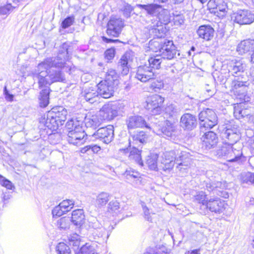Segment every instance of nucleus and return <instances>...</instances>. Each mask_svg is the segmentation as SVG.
<instances>
[{
    "mask_svg": "<svg viewBox=\"0 0 254 254\" xmlns=\"http://www.w3.org/2000/svg\"><path fill=\"white\" fill-rule=\"evenodd\" d=\"M64 66V63L60 61L58 59L48 58L43 62L40 63L35 72L34 73V78L38 80V84L40 88L45 87L49 88L48 86L51 83L48 77V70L52 67L62 68Z\"/></svg>",
    "mask_w": 254,
    "mask_h": 254,
    "instance_id": "f257e3e1",
    "label": "nucleus"
},
{
    "mask_svg": "<svg viewBox=\"0 0 254 254\" xmlns=\"http://www.w3.org/2000/svg\"><path fill=\"white\" fill-rule=\"evenodd\" d=\"M68 130L66 139L74 145H80L85 143L87 135L83 128V123L77 119L71 118L66 124Z\"/></svg>",
    "mask_w": 254,
    "mask_h": 254,
    "instance_id": "f03ea898",
    "label": "nucleus"
},
{
    "mask_svg": "<svg viewBox=\"0 0 254 254\" xmlns=\"http://www.w3.org/2000/svg\"><path fill=\"white\" fill-rule=\"evenodd\" d=\"M219 156L225 157L228 162L243 163L246 160L242 152V144H225L218 151Z\"/></svg>",
    "mask_w": 254,
    "mask_h": 254,
    "instance_id": "7ed1b4c3",
    "label": "nucleus"
},
{
    "mask_svg": "<svg viewBox=\"0 0 254 254\" xmlns=\"http://www.w3.org/2000/svg\"><path fill=\"white\" fill-rule=\"evenodd\" d=\"M67 115V112L64 107L58 106L53 108L47 115L45 125L50 128H57L64 124Z\"/></svg>",
    "mask_w": 254,
    "mask_h": 254,
    "instance_id": "20e7f679",
    "label": "nucleus"
},
{
    "mask_svg": "<svg viewBox=\"0 0 254 254\" xmlns=\"http://www.w3.org/2000/svg\"><path fill=\"white\" fill-rule=\"evenodd\" d=\"M200 127L207 129L212 128L217 124L218 119L216 113L212 109L207 108L200 112L198 115Z\"/></svg>",
    "mask_w": 254,
    "mask_h": 254,
    "instance_id": "39448f33",
    "label": "nucleus"
},
{
    "mask_svg": "<svg viewBox=\"0 0 254 254\" xmlns=\"http://www.w3.org/2000/svg\"><path fill=\"white\" fill-rule=\"evenodd\" d=\"M157 73L151 67L145 64L137 67L135 78L142 82H146L151 79H155Z\"/></svg>",
    "mask_w": 254,
    "mask_h": 254,
    "instance_id": "423d86ee",
    "label": "nucleus"
},
{
    "mask_svg": "<svg viewBox=\"0 0 254 254\" xmlns=\"http://www.w3.org/2000/svg\"><path fill=\"white\" fill-rule=\"evenodd\" d=\"M164 98L159 95H154L148 98L146 108L153 115H158L162 113Z\"/></svg>",
    "mask_w": 254,
    "mask_h": 254,
    "instance_id": "0eeeda50",
    "label": "nucleus"
},
{
    "mask_svg": "<svg viewBox=\"0 0 254 254\" xmlns=\"http://www.w3.org/2000/svg\"><path fill=\"white\" fill-rule=\"evenodd\" d=\"M93 136L106 144H108L114 137V127L112 125H108L106 127H101L93 134Z\"/></svg>",
    "mask_w": 254,
    "mask_h": 254,
    "instance_id": "6e6552de",
    "label": "nucleus"
},
{
    "mask_svg": "<svg viewBox=\"0 0 254 254\" xmlns=\"http://www.w3.org/2000/svg\"><path fill=\"white\" fill-rule=\"evenodd\" d=\"M159 52L160 53L159 56H161L162 60H171L175 56L177 50L172 41L165 40L161 42Z\"/></svg>",
    "mask_w": 254,
    "mask_h": 254,
    "instance_id": "1a4fd4ad",
    "label": "nucleus"
},
{
    "mask_svg": "<svg viewBox=\"0 0 254 254\" xmlns=\"http://www.w3.org/2000/svg\"><path fill=\"white\" fill-rule=\"evenodd\" d=\"M124 27V21L119 17H112L107 24V33L109 36L117 37Z\"/></svg>",
    "mask_w": 254,
    "mask_h": 254,
    "instance_id": "9d476101",
    "label": "nucleus"
},
{
    "mask_svg": "<svg viewBox=\"0 0 254 254\" xmlns=\"http://www.w3.org/2000/svg\"><path fill=\"white\" fill-rule=\"evenodd\" d=\"M222 136L228 139L226 144H241L237 143L241 136L239 129L231 126H227L224 128L222 132Z\"/></svg>",
    "mask_w": 254,
    "mask_h": 254,
    "instance_id": "9b49d317",
    "label": "nucleus"
},
{
    "mask_svg": "<svg viewBox=\"0 0 254 254\" xmlns=\"http://www.w3.org/2000/svg\"><path fill=\"white\" fill-rule=\"evenodd\" d=\"M175 163L177 169L180 171L183 172L190 168L192 164V160L190 154L186 151L178 152L176 154Z\"/></svg>",
    "mask_w": 254,
    "mask_h": 254,
    "instance_id": "f8f14e48",
    "label": "nucleus"
},
{
    "mask_svg": "<svg viewBox=\"0 0 254 254\" xmlns=\"http://www.w3.org/2000/svg\"><path fill=\"white\" fill-rule=\"evenodd\" d=\"M151 129H152L153 131L157 135H165L167 136H171L175 130V127L174 125L170 121L166 120L164 122L162 127L161 126L160 124H152Z\"/></svg>",
    "mask_w": 254,
    "mask_h": 254,
    "instance_id": "ddd939ff",
    "label": "nucleus"
},
{
    "mask_svg": "<svg viewBox=\"0 0 254 254\" xmlns=\"http://www.w3.org/2000/svg\"><path fill=\"white\" fill-rule=\"evenodd\" d=\"M53 59L54 58H53ZM56 59H58L60 61H62L64 63V68L62 67V68L58 67H52L51 68V70H50L49 72L48 77L50 78V81L51 83H53L55 82H64L65 81V78L64 77V74L63 73L62 70L67 71L68 67L66 65V64L59 57H58Z\"/></svg>",
    "mask_w": 254,
    "mask_h": 254,
    "instance_id": "4468645a",
    "label": "nucleus"
},
{
    "mask_svg": "<svg viewBox=\"0 0 254 254\" xmlns=\"http://www.w3.org/2000/svg\"><path fill=\"white\" fill-rule=\"evenodd\" d=\"M101 119L104 121H111L118 115L117 106L112 104L104 105L98 112Z\"/></svg>",
    "mask_w": 254,
    "mask_h": 254,
    "instance_id": "2eb2a0df",
    "label": "nucleus"
},
{
    "mask_svg": "<svg viewBox=\"0 0 254 254\" xmlns=\"http://www.w3.org/2000/svg\"><path fill=\"white\" fill-rule=\"evenodd\" d=\"M254 21V14L248 10H239L235 16L234 21L239 24H249Z\"/></svg>",
    "mask_w": 254,
    "mask_h": 254,
    "instance_id": "dca6fc26",
    "label": "nucleus"
},
{
    "mask_svg": "<svg viewBox=\"0 0 254 254\" xmlns=\"http://www.w3.org/2000/svg\"><path fill=\"white\" fill-rule=\"evenodd\" d=\"M126 124L129 129L137 127H144L150 129L151 128V126L147 124L144 119L139 116L129 117L126 120Z\"/></svg>",
    "mask_w": 254,
    "mask_h": 254,
    "instance_id": "f3484780",
    "label": "nucleus"
},
{
    "mask_svg": "<svg viewBox=\"0 0 254 254\" xmlns=\"http://www.w3.org/2000/svg\"><path fill=\"white\" fill-rule=\"evenodd\" d=\"M99 95L104 98H109L113 95L114 87L112 83L107 80L100 81L97 85Z\"/></svg>",
    "mask_w": 254,
    "mask_h": 254,
    "instance_id": "a211bd4d",
    "label": "nucleus"
},
{
    "mask_svg": "<svg viewBox=\"0 0 254 254\" xmlns=\"http://www.w3.org/2000/svg\"><path fill=\"white\" fill-rule=\"evenodd\" d=\"M176 152L170 151L166 152L162 156L161 164L163 170L165 171L170 172L173 168L175 163Z\"/></svg>",
    "mask_w": 254,
    "mask_h": 254,
    "instance_id": "6ab92c4d",
    "label": "nucleus"
},
{
    "mask_svg": "<svg viewBox=\"0 0 254 254\" xmlns=\"http://www.w3.org/2000/svg\"><path fill=\"white\" fill-rule=\"evenodd\" d=\"M202 147L206 150L213 148L217 143V137L213 131H208L204 133L201 138Z\"/></svg>",
    "mask_w": 254,
    "mask_h": 254,
    "instance_id": "aec40b11",
    "label": "nucleus"
},
{
    "mask_svg": "<svg viewBox=\"0 0 254 254\" xmlns=\"http://www.w3.org/2000/svg\"><path fill=\"white\" fill-rule=\"evenodd\" d=\"M147 135L143 131H136L130 135L129 138V146H137L138 147L146 143Z\"/></svg>",
    "mask_w": 254,
    "mask_h": 254,
    "instance_id": "412c9836",
    "label": "nucleus"
},
{
    "mask_svg": "<svg viewBox=\"0 0 254 254\" xmlns=\"http://www.w3.org/2000/svg\"><path fill=\"white\" fill-rule=\"evenodd\" d=\"M197 121L196 117L189 113L182 115L180 120V126L184 129L192 130L196 127Z\"/></svg>",
    "mask_w": 254,
    "mask_h": 254,
    "instance_id": "4be33fe9",
    "label": "nucleus"
},
{
    "mask_svg": "<svg viewBox=\"0 0 254 254\" xmlns=\"http://www.w3.org/2000/svg\"><path fill=\"white\" fill-rule=\"evenodd\" d=\"M246 64L242 60H233L228 64V70L232 75L237 76L244 71Z\"/></svg>",
    "mask_w": 254,
    "mask_h": 254,
    "instance_id": "5701e85b",
    "label": "nucleus"
},
{
    "mask_svg": "<svg viewBox=\"0 0 254 254\" xmlns=\"http://www.w3.org/2000/svg\"><path fill=\"white\" fill-rule=\"evenodd\" d=\"M208 4L212 12L218 16H223L227 9L226 3L223 0H210Z\"/></svg>",
    "mask_w": 254,
    "mask_h": 254,
    "instance_id": "b1692460",
    "label": "nucleus"
},
{
    "mask_svg": "<svg viewBox=\"0 0 254 254\" xmlns=\"http://www.w3.org/2000/svg\"><path fill=\"white\" fill-rule=\"evenodd\" d=\"M94 230L92 232V235L95 242L98 243L106 242L108 239L109 234L104 227L101 226H97L96 225L93 226Z\"/></svg>",
    "mask_w": 254,
    "mask_h": 254,
    "instance_id": "393cba45",
    "label": "nucleus"
},
{
    "mask_svg": "<svg viewBox=\"0 0 254 254\" xmlns=\"http://www.w3.org/2000/svg\"><path fill=\"white\" fill-rule=\"evenodd\" d=\"M224 202L222 201L221 199L218 197L215 199H210L206 202V207L211 212L216 213H220L224 210Z\"/></svg>",
    "mask_w": 254,
    "mask_h": 254,
    "instance_id": "a878e982",
    "label": "nucleus"
},
{
    "mask_svg": "<svg viewBox=\"0 0 254 254\" xmlns=\"http://www.w3.org/2000/svg\"><path fill=\"white\" fill-rule=\"evenodd\" d=\"M214 32V30L211 26L203 25L199 26L197 33L200 38L209 41L213 37Z\"/></svg>",
    "mask_w": 254,
    "mask_h": 254,
    "instance_id": "bb28decb",
    "label": "nucleus"
},
{
    "mask_svg": "<svg viewBox=\"0 0 254 254\" xmlns=\"http://www.w3.org/2000/svg\"><path fill=\"white\" fill-rule=\"evenodd\" d=\"M130 62V54L129 53L124 54L120 60L118 64V69L123 75H125L128 73Z\"/></svg>",
    "mask_w": 254,
    "mask_h": 254,
    "instance_id": "cd10ccee",
    "label": "nucleus"
},
{
    "mask_svg": "<svg viewBox=\"0 0 254 254\" xmlns=\"http://www.w3.org/2000/svg\"><path fill=\"white\" fill-rule=\"evenodd\" d=\"M98 253L97 245L96 242L87 243L82 246L75 254H95Z\"/></svg>",
    "mask_w": 254,
    "mask_h": 254,
    "instance_id": "c85d7f7f",
    "label": "nucleus"
},
{
    "mask_svg": "<svg viewBox=\"0 0 254 254\" xmlns=\"http://www.w3.org/2000/svg\"><path fill=\"white\" fill-rule=\"evenodd\" d=\"M85 215L82 209L74 210L72 212L71 221L74 225L80 227L84 222Z\"/></svg>",
    "mask_w": 254,
    "mask_h": 254,
    "instance_id": "c756f323",
    "label": "nucleus"
},
{
    "mask_svg": "<svg viewBox=\"0 0 254 254\" xmlns=\"http://www.w3.org/2000/svg\"><path fill=\"white\" fill-rule=\"evenodd\" d=\"M246 83L247 82L234 80L231 84L232 90L236 94L243 95L246 91Z\"/></svg>",
    "mask_w": 254,
    "mask_h": 254,
    "instance_id": "7c9ffc66",
    "label": "nucleus"
},
{
    "mask_svg": "<svg viewBox=\"0 0 254 254\" xmlns=\"http://www.w3.org/2000/svg\"><path fill=\"white\" fill-rule=\"evenodd\" d=\"M98 113L91 117H86L85 119V125L87 127L97 128L103 122Z\"/></svg>",
    "mask_w": 254,
    "mask_h": 254,
    "instance_id": "2f4dec72",
    "label": "nucleus"
},
{
    "mask_svg": "<svg viewBox=\"0 0 254 254\" xmlns=\"http://www.w3.org/2000/svg\"><path fill=\"white\" fill-rule=\"evenodd\" d=\"M254 44V40H246L241 41L238 45L237 51L240 55L250 51L253 49Z\"/></svg>",
    "mask_w": 254,
    "mask_h": 254,
    "instance_id": "473e14b6",
    "label": "nucleus"
},
{
    "mask_svg": "<svg viewBox=\"0 0 254 254\" xmlns=\"http://www.w3.org/2000/svg\"><path fill=\"white\" fill-rule=\"evenodd\" d=\"M111 197V195L106 192H101L97 196L95 201V205L97 208H101L108 203Z\"/></svg>",
    "mask_w": 254,
    "mask_h": 254,
    "instance_id": "72a5a7b5",
    "label": "nucleus"
},
{
    "mask_svg": "<svg viewBox=\"0 0 254 254\" xmlns=\"http://www.w3.org/2000/svg\"><path fill=\"white\" fill-rule=\"evenodd\" d=\"M132 146V147L128 155L129 160L133 161L140 166H142L143 163L141 156V150L136 148L135 146Z\"/></svg>",
    "mask_w": 254,
    "mask_h": 254,
    "instance_id": "f704fd0d",
    "label": "nucleus"
},
{
    "mask_svg": "<svg viewBox=\"0 0 254 254\" xmlns=\"http://www.w3.org/2000/svg\"><path fill=\"white\" fill-rule=\"evenodd\" d=\"M99 95L98 90L96 88L91 87L84 90V98L91 103H93L96 101V98Z\"/></svg>",
    "mask_w": 254,
    "mask_h": 254,
    "instance_id": "c9c22d12",
    "label": "nucleus"
},
{
    "mask_svg": "<svg viewBox=\"0 0 254 254\" xmlns=\"http://www.w3.org/2000/svg\"><path fill=\"white\" fill-rule=\"evenodd\" d=\"M49 88H44L40 93L39 97V105L42 108H45L49 103Z\"/></svg>",
    "mask_w": 254,
    "mask_h": 254,
    "instance_id": "e433bc0d",
    "label": "nucleus"
},
{
    "mask_svg": "<svg viewBox=\"0 0 254 254\" xmlns=\"http://www.w3.org/2000/svg\"><path fill=\"white\" fill-rule=\"evenodd\" d=\"M158 155L157 153H150L147 157L146 163L151 170H155L157 168Z\"/></svg>",
    "mask_w": 254,
    "mask_h": 254,
    "instance_id": "4c0bfd02",
    "label": "nucleus"
},
{
    "mask_svg": "<svg viewBox=\"0 0 254 254\" xmlns=\"http://www.w3.org/2000/svg\"><path fill=\"white\" fill-rule=\"evenodd\" d=\"M148 66L151 67L155 71L160 67L161 64L163 62L162 58L159 55H156L150 58L148 60Z\"/></svg>",
    "mask_w": 254,
    "mask_h": 254,
    "instance_id": "58836bf2",
    "label": "nucleus"
},
{
    "mask_svg": "<svg viewBox=\"0 0 254 254\" xmlns=\"http://www.w3.org/2000/svg\"><path fill=\"white\" fill-rule=\"evenodd\" d=\"M177 114V109L175 105L170 104L168 105L163 110L164 118H169L176 117Z\"/></svg>",
    "mask_w": 254,
    "mask_h": 254,
    "instance_id": "ea45409f",
    "label": "nucleus"
},
{
    "mask_svg": "<svg viewBox=\"0 0 254 254\" xmlns=\"http://www.w3.org/2000/svg\"><path fill=\"white\" fill-rule=\"evenodd\" d=\"M124 175L127 178V179H135L136 181H139L140 182V173L132 169L127 170L124 174Z\"/></svg>",
    "mask_w": 254,
    "mask_h": 254,
    "instance_id": "a19ab883",
    "label": "nucleus"
},
{
    "mask_svg": "<svg viewBox=\"0 0 254 254\" xmlns=\"http://www.w3.org/2000/svg\"><path fill=\"white\" fill-rule=\"evenodd\" d=\"M57 254H71V251L68 246L64 243H60L56 247Z\"/></svg>",
    "mask_w": 254,
    "mask_h": 254,
    "instance_id": "79ce46f5",
    "label": "nucleus"
},
{
    "mask_svg": "<svg viewBox=\"0 0 254 254\" xmlns=\"http://www.w3.org/2000/svg\"><path fill=\"white\" fill-rule=\"evenodd\" d=\"M74 201L71 199L64 200L61 202L59 205L60 207L64 210V211L67 212L70 211L74 205Z\"/></svg>",
    "mask_w": 254,
    "mask_h": 254,
    "instance_id": "37998d69",
    "label": "nucleus"
},
{
    "mask_svg": "<svg viewBox=\"0 0 254 254\" xmlns=\"http://www.w3.org/2000/svg\"><path fill=\"white\" fill-rule=\"evenodd\" d=\"M118 74L115 69H109L106 72L105 79L107 82L113 83V82L117 80Z\"/></svg>",
    "mask_w": 254,
    "mask_h": 254,
    "instance_id": "c03bdc74",
    "label": "nucleus"
},
{
    "mask_svg": "<svg viewBox=\"0 0 254 254\" xmlns=\"http://www.w3.org/2000/svg\"><path fill=\"white\" fill-rule=\"evenodd\" d=\"M241 180L243 183L254 184V173L248 172L241 174Z\"/></svg>",
    "mask_w": 254,
    "mask_h": 254,
    "instance_id": "a18cd8bd",
    "label": "nucleus"
},
{
    "mask_svg": "<svg viewBox=\"0 0 254 254\" xmlns=\"http://www.w3.org/2000/svg\"><path fill=\"white\" fill-rule=\"evenodd\" d=\"M120 208L119 202L116 200L111 201L108 205V211L112 213H117Z\"/></svg>",
    "mask_w": 254,
    "mask_h": 254,
    "instance_id": "49530a36",
    "label": "nucleus"
},
{
    "mask_svg": "<svg viewBox=\"0 0 254 254\" xmlns=\"http://www.w3.org/2000/svg\"><path fill=\"white\" fill-rule=\"evenodd\" d=\"M69 244L70 246L78 248L80 242V237L77 234H73L69 237Z\"/></svg>",
    "mask_w": 254,
    "mask_h": 254,
    "instance_id": "de8ad7c7",
    "label": "nucleus"
},
{
    "mask_svg": "<svg viewBox=\"0 0 254 254\" xmlns=\"http://www.w3.org/2000/svg\"><path fill=\"white\" fill-rule=\"evenodd\" d=\"M234 115L237 119H240L242 118L245 117L248 115L247 114L246 109H241L239 106H235L234 109Z\"/></svg>",
    "mask_w": 254,
    "mask_h": 254,
    "instance_id": "09e8293b",
    "label": "nucleus"
},
{
    "mask_svg": "<svg viewBox=\"0 0 254 254\" xmlns=\"http://www.w3.org/2000/svg\"><path fill=\"white\" fill-rule=\"evenodd\" d=\"M195 200L203 205H206V202L208 201L205 200L206 195L205 193L202 191H198L196 193V195L194 196Z\"/></svg>",
    "mask_w": 254,
    "mask_h": 254,
    "instance_id": "8fccbe9b",
    "label": "nucleus"
},
{
    "mask_svg": "<svg viewBox=\"0 0 254 254\" xmlns=\"http://www.w3.org/2000/svg\"><path fill=\"white\" fill-rule=\"evenodd\" d=\"M0 184L8 190H13L15 189L14 186L10 181L1 175H0Z\"/></svg>",
    "mask_w": 254,
    "mask_h": 254,
    "instance_id": "3c124183",
    "label": "nucleus"
},
{
    "mask_svg": "<svg viewBox=\"0 0 254 254\" xmlns=\"http://www.w3.org/2000/svg\"><path fill=\"white\" fill-rule=\"evenodd\" d=\"M59 227L62 229H66L69 227V221L68 218H61L58 222Z\"/></svg>",
    "mask_w": 254,
    "mask_h": 254,
    "instance_id": "603ef678",
    "label": "nucleus"
},
{
    "mask_svg": "<svg viewBox=\"0 0 254 254\" xmlns=\"http://www.w3.org/2000/svg\"><path fill=\"white\" fill-rule=\"evenodd\" d=\"M164 87V83L161 80H156L152 82L150 85V88L153 90L155 92H157L158 90L163 88Z\"/></svg>",
    "mask_w": 254,
    "mask_h": 254,
    "instance_id": "864d4df0",
    "label": "nucleus"
},
{
    "mask_svg": "<svg viewBox=\"0 0 254 254\" xmlns=\"http://www.w3.org/2000/svg\"><path fill=\"white\" fill-rule=\"evenodd\" d=\"M74 21V17L73 16H68L65 18L62 23V26L65 29L71 26Z\"/></svg>",
    "mask_w": 254,
    "mask_h": 254,
    "instance_id": "5fc2aeb1",
    "label": "nucleus"
},
{
    "mask_svg": "<svg viewBox=\"0 0 254 254\" xmlns=\"http://www.w3.org/2000/svg\"><path fill=\"white\" fill-rule=\"evenodd\" d=\"M115 55V50L113 48L107 50L104 53L105 58L108 61V62L113 59Z\"/></svg>",
    "mask_w": 254,
    "mask_h": 254,
    "instance_id": "6e6d98bb",
    "label": "nucleus"
},
{
    "mask_svg": "<svg viewBox=\"0 0 254 254\" xmlns=\"http://www.w3.org/2000/svg\"><path fill=\"white\" fill-rule=\"evenodd\" d=\"M134 8L130 4H126L124 5L123 9V14L126 17H129L130 16L131 12L133 11Z\"/></svg>",
    "mask_w": 254,
    "mask_h": 254,
    "instance_id": "4d7b16f0",
    "label": "nucleus"
},
{
    "mask_svg": "<svg viewBox=\"0 0 254 254\" xmlns=\"http://www.w3.org/2000/svg\"><path fill=\"white\" fill-rule=\"evenodd\" d=\"M147 7L146 10L149 14H154L156 12L157 8L159 7V5L157 4H147Z\"/></svg>",
    "mask_w": 254,
    "mask_h": 254,
    "instance_id": "13d9d810",
    "label": "nucleus"
},
{
    "mask_svg": "<svg viewBox=\"0 0 254 254\" xmlns=\"http://www.w3.org/2000/svg\"><path fill=\"white\" fill-rule=\"evenodd\" d=\"M65 213L66 212L64 211V210L60 207L59 204L56 206L52 210V214L53 216L60 217Z\"/></svg>",
    "mask_w": 254,
    "mask_h": 254,
    "instance_id": "bf43d9fd",
    "label": "nucleus"
},
{
    "mask_svg": "<svg viewBox=\"0 0 254 254\" xmlns=\"http://www.w3.org/2000/svg\"><path fill=\"white\" fill-rule=\"evenodd\" d=\"M12 9L11 4H7L6 5L0 6V15H5L9 13Z\"/></svg>",
    "mask_w": 254,
    "mask_h": 254,
    "instance_id": "052dcab7",
    "label": "nucleus"
},
{
    "mask_svg": "<svg viewBox=\"0 0 254 254\" xmlns=\"http://www.w3.org/2000/svg\"><path fill=\"white\" fill-rule=\"evenodd\" d=\"M142 207L145 218L149 221H151L150 213L149 212V209L145 205V204L144 202L142 203Z\"/></svg>",
    "mask_w": 254,
    "mask_h": 254,
    "instance_id": "680f3d73",
    "label": "nucleus"
},
{
    "mask_svg": "<svg viewBox=\"0 0 254 254\" xmlns=\"http://www.w3.org/2000/svg\"><path fill=\"white\" fill-rule=\"evenodd\" d=\"M220 184L219 182L217 184L213 183H206V188L208 191H212L214 190V189L218 187V185Z\"/></svg>",
    "mask_w": 254,
    "mask_h": 254,
    "instance_id": "e2e57ef3",
    "label": "nucleus"
},
{
    "mask_svg": "<svg viewBox=\"0 0 254 254\" xmlns=\"http://www.w3.org/2000/svg\"><path fill=\"white\" fill-rule=\"evenodd\" d=\"M175 23L177 24H182L184 23V17L182 15H177L173 18Z\"/></svg>",
    "mask_w": 254,
    "mask_h": 254,
    "instance_id": "0e129e2a",
    "label": "nucleus"
},
{
    "mask_svg": "<svg viewBox=\"0 0 254 254\" xmlns=\"http://www.w3.org/2000/svg\"><path fill=\"white\" fill-rule=\"evenodd\" d=\"M246 205L248 207H251L254 205V198L247 196L245 198Z\"/></svg>",
    "mask_w": 254,
    "mask_h": 254,
    "instance_id": "69168bd1",
    "label": "nucleus"
},
{
    "mask_svg": "<svg viewBox=\"0 0 254 254\" xmlns=\"http://www.w3.org/2000/svg\"><path fill=\"white\" fill-rule=\"evenodd\" d=\"M249 145L252 154H254V138L249 140Z\"/></svg>",
    "mask_w": 254,
    "mask_h": 254,
    "instance_id": "338daca9",
    "label": "nucleus"
},
{
    "mask_svg": "<svg viewBox=\"0 0 254 254\" xmlns=\"http://www.w3.org/2000/svg\"><path fill=\"white\" fill-rule=\"evenodd\" d=\"M14 96L13 95L10 94L9 93L8 94L5 95V98L6 101L9 102H12L13 100Z\"/></svg>",
    "mask_w": 254,
    "mask_h": 254,
    "instance_id": "774afa93",
    "label": "nucleus"
}]
</instances>
